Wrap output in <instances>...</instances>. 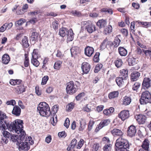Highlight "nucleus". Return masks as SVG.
Returning a JSON list of instances; mask_svg holds the SVG:
<instances>
[{"label":"nucleus","instance_id":"nucleus-25","mask_svg":"<svg viewBox=\"0 0 151 151\" xmlns=\"http://www.w3.org/2000/svg\"><path fill=\"white\" fill-rule=\"evenodd\" d=\"M68 37L67 40L68 41H72L73 39L74 34L72 29H70L68 32Z\"/></svg>","mask_w":151,"mask_h":151},{"label":"nucleus","instance_id":"nucleus-5","mask_svg":"<svg viewBox=\"0 0 151 151\" xmlns=\"http://www.w3.org/2000/svg\"><path fill=\"white\" fill-rule=\"evenodd\" d=\"M34 141L32 138L29 137L26 138L24 142L23 141H21L19 143H17V145L18 146L19 150H23L24 151H27L29 149V144L32 145Z\"/></svg>","mask_w":151,"mask_h":151},{"label":"nucleus","instance_id":"nucleus-44","mask_svg":"<svg viewBox=\"0 0 151 151\" xmlns=\"http://www.w3.org/2000/svg\"><path fill=\"white\" fill-rule=\"evenodd\" d=\"M100 55V53L99 52H97L96 53L93 58V61L95 62H98L99 61V57Z\"/></svg>","mask_w":151,"mask_h":151},{"label":"nucleus","instance_id":"nucleus-64","mask_svg":"<svg viewBox=\"0 0 151 151\" xmlns=\"http://www.w3.org/2000/svg\"><path fill=\"white\" fill-rule=\"evenodd\" d=\"M143 51L144 52L146 56L151 55V51L150 50H143Z\"/></svg>","mask_w":151,"mask_h":151},{"label":"nucleus","instance_id":"nucleus-46","mask_svg":"<svg viewBox=\"0 0 151 151\" xmlns=\"http://www.w3.org/2000/svg\"><path fill=\"white\" fill-rule=\"evenodd\" d=\"M49 78L48 76H44L42 78V82H41L42 85H45L48 80Z\"/></svg>","mask_w":151,"mask_h":151},{"label":"nucleus","instance_id":"nucleus-35","mask_svg":"<svg viewBox=\"0 0 151 151\" xmlns=\"http://www.w3.org/2000/svg\"><path fill=\"white\" fill-rule=\"evenodd\" d=\"M21 80H11L10 81V83L12 85L16 86L19 85L21 83Z\"/></svg>","mask_w":151,"mask_h":151},{"label":"nucleus","instance_id":"nucleus-57","mask_svg":"<svg viewBox=\"0 0 151 151\" xmlns=\"http://www.w3.org/2000/svg\"><path fill=\"white\" fill-rule=\"evenodd\" d=\"M135 23L134 22H132L131 23L130 29L131 32L134 33L135 32V30H134L135 27Z\"/></svg>","mask_w":151,"mask_h":151},{"label":"nucleus","instance_id":"nucleus-50","mask_svg":"<svg viewBox=\"0 0 151 151\" xmlns=\"http://www.w3.org/2000/svg\"><path fill=\"white\" fill-rule=\"evenodd\" d=\"M101 10L103 12H107L108 13L110 14H113V11L111 9L104 8L102 9Z\"/></svg>","mask_w":151,"mask_h":151},{"label":"nucleus","instance_id":"nucleus-9","mask_svg":"<svg viewBox=\"0 0 151 151\" xmlns=\"http://www.w3.org/2000/svg\"><path fill=\"white\" fill-rule=\"evenodd\" d=\"M40 57V55L38 53L37 49H34L32 54V59H31V63L33 65L36 67H38L40 63L37 60V59Z\"/></svg>","mask_w":151,"mask_h":151},{"label":"nucleus","instance_id":"nucleus-51","mask_svg":"<svg viewBox=\"0 0 151 151\" xmlns=\"http://www.w3.org/2000/svg\"><path fill=\"white\" fill-rule=\"evenodd\" d=\"M83 140L82 139H81L78 143V144L77 147V148L78 149H80L83 144Z\"/></svg>","mask_w":151,"mask_h":151},{"label":"nucleus","instance_id":"nucleus-58","mask_svg":"<svg viewBox=\"0 0 151 151\" xmlns=\"http://www.w3.org/2000/svg\"><path fill=\"white\" fill-rule=\"evenodd\" d=\"M84 96L85 93H84L82 92L81 93L76 97V99L78 101L81 99Z\"/></svg>","mask_w":151,"mask_h":151},{"label":"nucleus","instance_id":"nucleus-27","mask_svg":"<svg viewBox=\"0 0 151 151\" xmlns=\"http://www.w3.org/2000/svg\"><path fill=\"white\" fill-rule=\"evenodd\" d=\"M112 134L114 135L121 136L123 134V132L120 130L116 129H114L111 131Z\"/></svg>","mask_w":151,"mask_h":151},{"label":"nucleus","instance_id":"nucleus-16","mask_svg":"<svg viewBox=\"0 0 151 151\" xmlns=\"http://www.w3.org/2000/svg\"><path fill=\"white\" fill-rule=\"evenodd\" d=\"M85 54L86 56L91 57L94 52V49L93 48L90 46H87L85 49Z\"/></svg>","mask_w":151,"mask_h":151},{"label":"nucleus","instance_id":"nucleus-48","mask_svg":"<svg viewBox=\"0 0 151 151\" xmlns=\"http://www.w3.org/2000/svg\"><path fill=\"white\" fill-rule=\"evenodd\" d=\"M112 30V27L110 25L108 27L106 28L104 30L105 33L106 34L107 33H109L111 32Z\"/></svg>","mask_w":151,"mask_h":151},{"label":"nucleus","instance_id":"nucleus-34","mask_svg":"<svg viewBox=\"0 0 151 151\" xmlns=\"http://www.w3.org/2000/svg\"><path fill=\"white\" fill-rule=\"evenodd\" d=\"M62 64V62L60 60L56 61L54 66V68L55 70H59L61 68Z\"/></svg>","mask_w":151,"mask_h":151},{"label":"nucleus","instance_id":"nucleus-38","mask_svg":"<svg viewBox=\"0 0 151 151\" xmlns=\"http://www.w3.org/2000/svg\"><path fill=\"white\" fill-rule=\"evenodd\" d=\"M120 42L121 41L120 40L118 37H116L115 38L114 41L112 44L114 45V46L115 47H116L119 45Z\"/></svg>","mask_w":151,"mask_h":151},{"label":"nucleus","instance_id":"nucleus-19","mask_svg":"<svg viewBox=\"0 0 151 151\" xmlns=\"http://www.w3.org/2000/svg\"><path fill=\"white\" fill-rule=\"evenodd\" d=\"M110 122L109 119H106L101 121L98 125V128L99 129H101L107 125Z\"/></svg>","mask_w":151,"mask_h":151},{"label":"nucleus","instance_id":"nucleus-12","mask_svg":"<svg viewBox=\"0 0 151 151\" xmlns=\"http://www.w3.org/2000/svg\"><path fill=\"white\" fill-rule=\"evenodd\" d=\"M136 129L135 126L133 125L130 126L129 128L127 131L128 135L132 137L135 136L136 133Z\"/></svg>","mask_w":151,"mask_h":151},{"label":"nucleus","instance_id":"nucleus-36","mask_svg":"<svg viewBox=\"0 0 151 151\" xmlns=\"http://www.w3.org/2000/svg\"><path fill=\"white\" fill-rule=\"evenodd\" d=\"M80 127L79 129L80 131H82L85 127L86 123L83 120H79Z\"/></svg>","mask_w":151,"mask_h":151},{"label":"nucleus","instance_id":"nucleus-55","mask_svg":"<svg viewBox=\"0 0 151 151\" xmlns=\"http://www.w3.org/2000/svg\"><path fill=\"white\" fill-rule=\"evenodd\" d=\"M6 104L7 105H12L14 106L16 102L14 100H11L10 101H7Z\"/></svg>","mask_w":151,"mask_h":151},{"label":"nucleus","instance_id":"nucleus-2","mask_svg":"<svg viewBox=\"0 0 151 151\" xmlns=\"http://www.w3.org/2000/svg\"><path fill=\"white\" fill-rule=\"evenodd\" d=\"M22 127H20V129H19V127H18V126L17 125L16 127V128L17 129V130L18 131L19 130V132L18 133L16 132L15 131L13 130H9L10 131H12L13 132H15L18 134L20 133V134L19 135L20 139L19 138V136L16 134H12L11 135V140L12 142H17L16 144L17 143H19L20 142L23 141L24 140V138L25 137V136L26 135V133L23 130V121L22 120Z\"/></svg>","mask_w":151,"mask_h":151},{"label":"nucleus","instance_id":"nucleus-60","mask_svg":"<svg viewBox=\"0 0 151 151\" xmlns=\"http://www.w3.org/2000/svg\"><path fill=\"white\" fill-rule=\"evenodd\" d=\"M94 122L93 121H90L88 125V130L89 131H90L92 129V127L94 124Z\"/></svg>","mask_w":151,"mask_h":151},{"label":"nucleus","instance_id":"nucleus-14","mask_svg":"<svg viewBox=\"0 0 151 151\" xmlns=\"http://www.w3.org/2000/svg\"><path fill=\"white\" fill-rule=\"evenodd\" d=\"M135 117L139 124H144L145 122L147 119L145 115L142 114L136 115Z\"/></svg>","mask_w":151,"mask_h":151},{"label":"nucleus","instance_id":"nucleus-17","mask_svg":"<svg viewBox=\"0 0 151 151\" xmlns=\"http://www.w3.org/2000/svg\"><path fill=\"white\" fill-rule=\"evenodd\" d=\"M14 91L16 93L20 94L25 91V88L23 85H19L14 87Z\"/></svg>","mask_w":151,"mask_h":151},{"label":"nucleus","instance_id":"nucleus-13","mask_svg":"<svg viewBox=\"0 0 151 151\" xmlns=\"http://www.w3.org/2000/svg\"><path fill=\"white\" fill-rule=\"evenodd\" d=\"M81 68L83 73H84L87 74L90 70L91 66L87 62H83L82 64Z\"/></svg>","mask_w":151,"mask_h":151},{"label":"nucleus","instance_id":"nucleus-61","mask_svg":"<svg viewBox=\"0 0 151 151\" xmlns=\"http://www.w3.org/2000/svg\"><path fill=\"white\" fill-rule=\"evenodd\" d=\"M24 65L25 67H27L29 65V59L27 57H25V60L24 63Z\"/></svg>","mask_w":151,"mask_h":151},{"label":"nucleus","instance_id":"nucleus-33","mask_svg":"<svg viewBox=\"0 0 151 151\" xmlns=\"http://www.w3.org/2000/svg\"><path fill=\"white\" fill-rule=\"evenodd\" d=\"M38 35V34L37 32H34L32 33L30 37V41H32L34 43L35 41L37 40Z\"/></svg>","mask_w":151,"mask_h":151},{"label":"nucleus","instance_id":"nucleus-39","mask_svg":"<svg viewBox=\"0 0 151 151\" xmlns=\"http://www.w3.org/2000/svg\"><path fill=\"white\" fill-rule=\"evenodd\" d=\"M100 147V145L99 143H96L94 144L92 147V151H97Z\"/></svg>","mask_w":151,"mask_h":151},{"label":"nucleus","instance_id":"nucleus-49","mask_svg":"<svg viewBox=\"0 0 151 151\" xmlns=\"http://www.w3.org/2000/svg\"><path fill=\"white\" fill-rule=\"evenodd\" d=\"M140 84L138 82H136L133 86L132 89L134 91H137L139 88Z\"/></svg>","mask_w":151,"mask_h":151},{"label":"nucleus","instance_id":"nucleus-43","mask_svg":"<svg viewBox=\"0 0 151 151\" xmlns=\"http://www.w3.org/2000/svg\"><path fill=\"white\" fill-rule=\"evenodd\" d=\"M111 145L109 143L106 145L104 147L103 149L104 151H110L111 149Z\"/></svg>","mask_w":151,"mask_h":151},{"label":"nucleus","instance_id":"nucleus-45","mask_svg":"<svg viewBox=\"0 0 151 151\" xmlns=\"http://www.w3.org/2000/svg\"><path fill=\"white\" fill-rule=\"evenodd\" d=\"M5 129L2 130L3 137L9 138L11 136V134L9 132L7 131H5Z\"/></svg>","mask_w":151,"mask_h":151},{"label":"nucleus","instance_id":"nucleus-11","mask_svg":"<svg viewBox=\"0 0 151 151\" xmlns=\"http://www.w3.org/2000/svg\"><path fill=\"white\" fill-rule=\"evenodd\" d=\"M129 116V113L128 110H124L120 112L118 116L122 120L124 121L128 119Z\"/></svg>","mask_w":151,"mask_h":151},{"label":"nucleus","instance_id":"nucleus-41","mask_svg":"<svg viewBox=\"0 0 151 151\" xmlns=\"http://www.w3.org/2000/svg\"><path fill=\"white\" fill-rule=\"evenodd\" d=\"M74 104L73 103H69L66 106V109L68 111H71L74 107Z\"/></svg>","mask_w":151,"mask_h":151},{"label":"nucleus","instance_id":"nucleus-20","mask_svg":"<svg viewBox=\"0 0 151 151\" xmlns=\"http://www.w3.org/2000/svg\"><path fill=\"white\" fill-rule=\"evenodd\" d=\"M140 76V73L138 72H133L131 75V79L132 81H134L137 80Z\"/></svg>","mask_w":151,"mask_h":151},{"label":"nucleus","instance_id":"nucleus-10","mask_svg":"<svg viewBox=\"0 0 151 151\" xmlns=\"http://www.w3.org/2000/svg\"><path fill=\"white\" fill-rule=\"evenodd\" d=\"M58 105H56L52 107L53 111L54 112L55 114H53V116L51 119V123L53 126H55L56 124V123L57 122V115L55 114L58 111Z\"/></svg>","mask_w":151,"mask_h":151},{"label":"nucleus","instance_id":"nucleus-47","mask_svg":"<svg viewBox=\"0 0 151 151\" xmlns=\"http://www.w3.org/2000/svg\"><path fill=\"white\" fill-rule=\"evenodd\" d=\"M139 24H142L144 25V27H150L151 26V22H139Z\"/></svg>","mask_w":151,"mask_h":151},{"label":"nucleus","instance_id":"nucleus-29","mask_svg":"<svg viewBox=\"0 0 151 151\" xmlns=\"http://www.w3.org/2000/svg\"><path fill=\"white\" fill-rule=\"evenodd\" d=\"M119 94V93L117 91L111 92L109 93L108 97L110 99H114L118 96Z\"/></svg>","mask_w":151,"mask_h":151},{"label":"nucleus","instance_id":"nucleus-6","mask_svg":"<svg viewBox=\"0 0 151 151\" xmlns=\"http://www.w3.org/2000/svg\"><path fill=\"white\" fill-rule=\"evenodd\" d=\"M81 25L85 28V30L90 34L93 33L96 30L95 25L90 20L82 22Z\"/></svg>","mask_w":151,"mask_h":151},{"label":"nucleus","instance_id":"nucleus-37","mask_svg":"<svg viewBox=\"0 0 151 151\" xmlns=\"http://www.w3.org/2000/svg\"><path fill=\"white\" fill-rule=\"evenodd\" d=\"M116 66L119 68L121 66L122 64V60L118 59L116 60L114 62Z\"/></svg>","mask_w":151,"mask_h":151},{"label":"nucleus","instance_id":"nucleus-53","mask_svg":"<svg viewBox=\"0 0 151 151\" xmlns=\"http://www.w3.org/2000/svg\"><path fill=\"white\" fill-rule=\"evenodd\" d=\"M70 14L74 16H79L80 15V12L76 10H72L70 12Z\"/></svg>","mask_w":151,"mask_h":151},{"label":"nucleus","instance_id":"nucleus-54","mask_svg":"<svg viewBox=\"0 0 151 151\" xmlns=\"http://www.w3.org/2000/svg\"><path fill=\"white\" fill-rule=\"evenodd\" d=\"M102 67V64H97L95 69L94 72L95 73H97L100 70L101 68Z\"/></svg>","mask_w":151,"mask_h":151},{"label":"nucleus","instance_id":"nucleus-15","mask_svg":"<svg viewBox=\"0 0 151 151\" xmlns=\"http://www.w3.org/2000/svg\"><path fill=\"white\" fill-rule=\"evenodd\" d=\"M145 88L147 89L151 86V78H145L144 79L142 83Z\"/></svg>","mask_w":151,"mask_h":151},{"label":"nucleus","instance_id":"nucleus-28","mask_svg":"<svg viewBox=\"0 0 151 151\" xmlns=\"http://www.w3.org/2000/svg\"><path fill=\"white\" fill-rule=\"evenodd\" d=\"M118 51L121 56H125L127 54V50L123 47H119L118 48Z\"/></svg>","mask_w":151,"mask_h":151},{"label":"nucleus","instance_id":"nucleus-18","mask_svg":"<svg viewBox=\"0 0 151 151\" xmlns=\"http://www.w3.org/2000/svg\"><path fill=\"white\" fill-rule=\"evenodd\" d=\"M119 76L123 78L124 80H127L128 78V71L127 70L123 69L120 70Z\"/></svg>","mask_w":151,"mask_h":151},{"label":"nucleus","instance_id":"nucleus-24","mask_svg":"<svg viewBox=\"0 0 151 151\" xmlns=\"http://www.w3.org/2000/svg\"><path fill=\"white\" fill-rule=\"evenodd\" d=\"M10 60V58L9 56L7 54H5L2 57V63L4 64H8Z\"/></svg>","mask_w":151,"mask_h":151},{"label":"nucleus","instance_id":"nucleus-22","mask_svg":"<svg viewBox=\"0 0 151 151\" xmlns=\"http://www.w3.org/2000/svg\"><path fill=\"white\" fill-rule=\"evenodd\" d=\"M150 142L147 139H145L143 141L142 145V147L143 149H144L145 150L148 151L149 150Z\"/></svg>","mask_w":151,"mask_h":151},{"label":"nucleus","instance_id":"nucleus-31","mask_svg":"<svg viewBox=\"0 0 151 151\" xmlns=\"http://www.w3.org/2000/svg\"><path fill=\"white\" fill-rule=\"evenodd\" d=\"M131 101V100L130 97L126 96L123 99V104L127 106L129 105Z\"/></svg>","mask_w":151,"mask_h":151},{"label":"nucleus","instance_id":"nucleus-21","mask_svg":"<svg viewBox=\"0 0 151 151\" xmlns=\"http://www.w3.org/2000/svg\"><path fill=\"white\" fill-rule=\"evenodd\" d=\"M21 110L17 106H15L14 107L12 111V114L16 116H18L20 115Z\"/></svg>","mask_w":151,"mask_h":151},{"label":"nucleus","instance_id":"nucleus-32","mask_svg":"<svg viewBox=\"0 0 151 151\" xmlns=\"http://www.w3.org/2000/svg\"><path fill=\"white\" fill-rule=\"evenodd\" d=\"M28 39L27 37L24 36L22 38V42L23 45L25 47H27L29 46L28 42Z\"/></svg>","mask_w":151,"mask_h":151},{"label":"nucleus","instance_id":"nucleus-59","mask_svg":"<svg viewBox=\"0 0 151 151\" xmlns=\"http://www.w3.org/2000/svg\"><path fill=\"white\" fill-rule=\"evenodd\" d=\"M70 120L68 118H67L64 123V126L67 128H68L69 127L70 125Z\"/></svg>","mask_w":151,"mask_h":151},{"label":"nucleus","instance_id":"nucleus-63","mask_svg":"<svg viewBox=\"0 0 151 151\" xmlns=\"http://www.w3.org/2000/svg\"><path fill=\"white\" fill-rule=\"evenodd\" d=\"M102 140L105 143H107L109 144L110 142L109 138L107 137H104L102 139Z\"/></svg>","mask_w":151,"mask_h":151},{"label":"nucleus","instance_id":"nucleus-42","mask_svg":"<svg viewBox=\"0 0 151 151\" xmlns=\"http://www.w3.org/2000/svg\"><path fill=\"white\" fill-rule=\"evenodd\" d=\"M108 43V41L107 39L104 40L100 45V48L103 50L106 47Z\"/></svg>","mask_w":151,"mask_h":151},{"label":"nucleus","instance_id":"nucleus-56","mask_svg":"<svg viewBox=\"0 0 151 151\" xmlns=\"http://www.w3.org/2000/svg\"><path fill=\"white\" fill-rule=\"evenodd\" d=\"M12 26L13 24L12 22H10L9 23H6L4 24V26L6 27V29H10Z\"/></svg>","mask_w":151,"mask_h":151},{"label":"nucleus","instance_id":"nucleus-1","mask_svg":"<svg viewBox=\"0 0 151 151\" xmlns=\"http://www.w3.org/2000/svg\"><path fill=\"white\" fill-rule=\"evenodd\" d=\"M6 117L5 114H1L0 113V129L3 130L8 129L9 130L14 131L17 133L19 132V130L18 131L17 130L16 127L18 125V127H19V129H20V127H22L21 124L22 120L19 119H16L13 122L7 123L4 120Z\"/></svg>","mask_w":151,"mask_h":151},{"label":"nucleus","instance_id":"nucleus-52","mask_svg":"<svg viewBox=\"0 0 151 151\" xmlns=\"http://www.w3.org/2000/svg\"><path fill=\"white\" fill-rule=\"evenodd\" d=\"M77 143V141L75 139H73L71 141L70 145H71V147L74 148L75 146Z\"/></svg>","mask_w":151,"mask_h":151},{"label":"nucleus","instance_id":"nucleus-8","mask_svg":"<svg viewBox=\"0 0 151 151\" xmlns=\"http://www.w3.org/2000/svg\"><path fill=\"white\" fill-rule=\"evenodd\" d=\"M66 91L68 94H73L77 91L76 86L73 81H70L67 84Z\"/></svg>","mask_w":151,"mask_h":151},{"label":"nucleus","instance_id":"nucleus-40","mask_svg":"<svg viewBox=\"0 0 151 151\" xmlns=\"http://www.w3.org/2000/svg\"><path fill=\"white\" fill-rule=\"evenodd\" d=\"M26 22L24 19H21L16 22L15 23V25L18 27L22 25V24Z\"/></svg>","mask_w":151,"mask_h":151},{"label":"nucleus","instance_id":"nucleus-26","mask_svg":"<svg viewBox=\"0 0 151 151\" xmlns=\"http://www.w3.org/2000/svg\"><path fill=\"white\" fill-rule=\"evenodd\" d=\"M68 31V30L66 28L62 27L60 29L59 35L62 37H64L67 34Z\"/></svg>","mask_w":151,"mask_h":151},{"label":"nucleus","instance_id":"nucleus-23","mask_svg":"<svg viewBox=\"0 0 151 151\" xmlns=\"http://www.w3.org/2000/svg\"><path fill=\"white\" fill-rule=\"evenodd\" d=\"M127 80H124L123 78L119 76V77L116 78V81L117 84L119 86H121L122 85L124 84V83H126Z\"/></svg>","mask_w":151,"mask_h":151},{"label":"nucleus","instance_id":"nucleus-7","mask_svg":"<svg viewBox=\"0 0 151 151\" xmlns=\"http://www.w3.org/2000/svg\"><path fill=\"white\" fill-rule=\"evenodd\" d=\"M141 104H145L148 103H151V94L148 91L143 92L140 99Z\"/></svg>","mask_w":151,"mask_h":151},{"label":"nucleus","instance_id":"nucleus-62","mask_svg":"<svg viewBox=\"0 0 151 151\" xmlns=\"http://www.w3.org/2000/svg\"><path fill=\"white\" fill-rule=\"evenodd\" d=\"M121 32L124 36H127L128 35V32L127 30L124 29H122L121 30Z\"/></svg>","mask_w":151,"mask_h":151},{"label":"nucleus","instance_id":"nucleus-3","mask_svg":"<svg viewBox=\"0 0 151 151\" xmlns=\"http://www.w3.org/2000/svg\"><path fill=\"white\" fill-rule=\"evenodd\" d=\"M37 110L40 115L42 116L47 117L51 114L50 107L45 102L40 103L37 107Z\"/></svg>","mask_w":151,"mask_h":151},{"label":"nucleus","instance_id":"nucleus-30","mask_svg":"<svg viewBox=\"0 0 151 151\" xmlns=\"http://www.w3.org/2000/svg\"><path fill=\"white\" fill-rule=\"evenodd\" d=\"M106 25V21L103 19L99 20L97 23V25L100 28L105 27Z\"/></svg>","mask_w":151,"mask_h":151},{"label":"nucleus","instance_id":"nucleus-4","mask_svg":"<svg viewBox=\"0 0 151 151\" xmlns=\"http://www.w3.org/2000/svg\"><path fill=\"white\" fill-rule=\"evenodd\" d=\"M115 150L127 149L129 147L128 141L122 137H119L116 141Z\"/></svg>","mask_w":151,"mask_h":151}]
</instances>
